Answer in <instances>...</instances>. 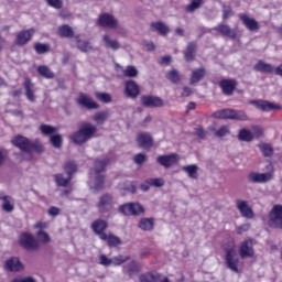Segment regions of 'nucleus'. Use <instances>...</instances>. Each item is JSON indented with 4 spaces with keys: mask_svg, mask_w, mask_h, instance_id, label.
I'll return each instance as SVG.
<instances>
[{
    "mask_svg": "<svg viewBox=\"0 0 282 282\" xmlns=\"http://www.w3.org/2000/svg\"><path fill=\"white\" fill-rule=\"evenodd\" d=\"M11 144L13 147H17L20 149V151H23L24 153H29V155H32V152L35 153H43L45 149L43 148V144L39 141L31 142L30 139L18 134L11 140Z\"/></svg>",
    "mask_w": 282,
    "mask_h": 282,
    "instance_id": "f257e3e1",
    "label": "nucleus"
},
{
    "mask_svg": "<svg viewBox=\"0 0 282 282\" xmlns=\"http://www.w3.org/2000/svg\"><path fill=\"white\" fill-rule=\"evenodd\" d=\"M97 131L98 128H96V126L91 124L90 122H84L78 131L70 135V140L74 142V144H78L80 147L86 144V142H89V140L96 135Z\"/></svg>",
    "mask_w": 282,
    "mask_h": 282,
    "instance_id": "f03ea898",
    "label": "nucleus"
},
{
    "mask_svg": "<svg viewBox=\"0 0 282 282\" xmlns=\"http://www.w3.org/2000/svg\"><path fill=\"white\" fill-rule=\"evenodd\" d=\"M109 162H111L109 159H96L94 162V169L91 170L95 175V191H102L105 188V180L106 176L101 173H105L107 166H109Z\"/></svg>",
    "mask_w": 282,
    "mask_h": 282,
    "instance_id": "7ed1b4c3",
    "label": "nucleus"
},
{
    "mask_svg": "<svg viewBox=\"0 0 282 282\" xmlns=\"http://www.w3.org/2000/svg\"><path fill=\"white\" fill-rule=\"evenodd\" d=\"M225 254V263L228 270L239 274V257H237V250H235V240H230L227 245H223Z\"/></svg>",
    "mask_w": 282,
    "mask_h": 282,
    "instance_id": "20e7f679",
    "label": "nucleus"
},
{
    "mask_svg": "<svg viewBox=\"0 0 282 282\" xmlns=\"http://www.w3.org/2000/svg\"><path fill=\"white\" fill-rule=\"evenodd\" d=\"M214 117L219 120H248V115H246L242 110H234V109H223L214 112Z\"/></svg>",
    "mask_w": 282,
    "mask_h": 282,
    "instance_id": "39448f33",
    "label": "nucleus"
},
{
    "mask_svg": "<svg viewBox=\"0 0 282 282\" xmlns=\"http://www.w3.org/2000/svg\"><path fill=\"white\" fill-rule=\"evenodd\" d=\"M19 245L24 250L29 251H36L39 248H41V245L39 243V240L34 238V236L30 232H22L19 237Z\"/></svg>",
    "mask_w": 282,
    "mask_h": 282,
    "instance_id": "423d86ee",
    "label": "nucleus"
},
{
    "mask_svg": "<svg viewBox=\"0 0 282 282\" xmlns=\"http://www.w3.org/2000/svg\"><path fill=\"white\" fill-rule=\"evenodd\" d=\"M269 226L282 230V205L276 204L269 213Z\"/></svg>",
    "mask_w": 282,
    "mask_h": 282,
    "instance_id": "0eeeda50",
    "label": "nucleus"
},
{
    "mask_svg": "<svg viewBox=\"0 0 282 282\" xmlns=\"http://www.w3.org/2000/svg\"><path fill=\"white\" fill-rule=\"evenodd\" d=\"M119 213H121V215H131L132 217H138L144 214V206H142L140 203H127L119 206Z\"/></svg>",
    "mask_w": 282,
    "mask_h": 282,
    "instance_id": "6e6552de",
    "label": "nucleus"
},
{
    "mask_svg": "<svg viewBox=\"0 0 282 282\" xmlns=\"http://www.w3.org/2000/svg\"><path fill=\"white\" fill-rule=\"evenodd\" d=\"M98 213L105 215L113 210V196L111 194H104L99 197L97 203Z\"/></svg>",
    "mask_w": 282,
    "mask_h": 282,
    "instance_id": "1a4fd4ad",
    "label": "nucleus"
},
{
    "mask_svg": "<svg viewBox=\"0 0 282 282\" xmlns=\"http://www.w3.org/2000/svg\"><path fill=\"white\" fill-rule=\"evenodd\" d=\"M274 177L272 172L259 173V172H250L247 176L248 182L251 184H265L270 182Z\"/></svg>",
    "mask_w": 282,
    "mask_h": 282,
    "instance_id": "9d476101",
    "label": "nucleus"
},
{
    "mask_svg": "<svg viewBox=\"0 0 282 282\" xmlns=\"http://www.w3.org/2000/svg\"><path fill=\"white\" fill-rule=\"evenodd\" d=\"M34 36V29L22 30L15 34L14 45L23 47L28 45L29 41H32Z\"/></svg>",
    "mask_w": 282,
    "mask_h": 282,
    "instance_id": "9b49d317",
    "label": "nucleus"
},
{
    "mask_svg": "<svg viewBox=\"0 0 282 282\" xmlns=\"http://www.w3.org/2000/svg\"><path fill=\"white\" fill-rule=\"evenodd\" d=\"M238 19H240L242 25L249 31V32H259L261 29V25L259 24V21H257L254 18H250L246 13H240L238 15Z\"/></svg>",
    "mask_w": 282,
    "mask_h": 282,
    "instance_id": "f8f14e48",
    "label": "nucleus"
},
{
    "mask_svg": "<svg viewBox=\"0 0 282 282\" xmlns=\"http://www.w3.org/2000/svg\"><path fill=\"white\" fill-rule=\"evenodd\" d=\"M97 25H100V28L116 30V28H118V20L109 13H101L97 19Z\"/></svg>",
    "mask_w": 282,
    "mask_h": 282,
    "instance_id": "ddd939ff",
    "label": "nucleus"
},
{
    "mask_svg": "<svg viewBox=\"0 0 282 282\" xmlns=\"http://www.w3.org/2000/svg\"><path fill=\"white\" fill-rule=\"evenodd\" d=\"M137 144L140 147V149L151 151V149H153V137H151V133L140 132L137 135Z\"/></svg>",
    "mask_w": 282,
    "mask_h": 282,
    "instance_id": "4468645a",
    "label": "nucleus"
},
{
    "mask_svg": "<svg viewBox=\"0 0 282 282\" xmlns=\"http://www.w3.org/2000/svg\"><path fill=\"white\" fill-rule=\"evenodd\" d=\"M141 105L149 108L164 107V100L158 96L143 95L141 97Z\"/></svg>",
    "mask_w": 282,
    "mask_h": 282,
    "instance_id": "2eb2a0df",
    "label": "nucleus"
},
{
    "mask_svg": "<svg viewBox=\"0 0 282 282\" xmlns=\"http://www.w3.org/2000/svg\"><path fill=\"white\" fill-rule=\"evenodd\" d=\"M76 102L77 105H79V107H84L88 110L100 109V105H98V102L94 101L91 97L87 96L84 93L79 94L78 98L76 99Z\"/></svg>",
    "mask_w": 282,
    "mask_h": 282,
    "instance_id": "dca6fc26",
    "label": "nucleus"
},
{
    "mask_svg": "<svg viewBox=\"0 0 282 282\" xmlns=\"http://www.w3.org/2000/svg\"><path fill=\"white\" fill-rule=\"evenodd\" d=\"M178 161H180V156L175 153L163 154L156 158V162L161 166H164V169H171V166H173L174 164H177Z\"/></svg>",
    "mask_w": 282,
    "mask_h": 282,
    "instance_id": "f3484780",
    "label": "nucleus"
},
{
    "mask_svg": "<svg viewBox=\"0 0 282 282\" xmlns=\"http://www.w3.org/2000/svg\"><path fill=\"white\" fill-rule=\"evenodd\" d=\"M224 96H232L235 94V90L237 89V79H221L218 83Z\"/></svg>",
    "mask_w": 282,
    "mask_h": 282,
    "instance_id": "a211bd4d",
    "label": "nucleus"
},
{
    "mask_svg": "<svg viewBox=\"0 0 282 282\" xmlns=\"http://www.w3.org/2000/svg\"><path fill=\"white\" fill-rule=\"evenodd\" d=\"M107 228H109V224L104 219H97L91 224V229L99 239H105Z\"/></svg>",
    "mask_w": 282,
    "mask_h": 282,
    "instance_id": "6ab92c4d",
    "label": "nucleus"
},
{
    "mask_svg": "<svg viewBox=\"0 0 282 282\" xmlns=\"http://www.w3.org/2000/svg\"><path fill=\"white\" fill-rule=\"evenodd\" d=\"M239 254L241 259L254 257V248L252 247V239L243 240L239 246Z\"/></svg>",
    "mask_w": 282,
    "mask_h": 282,
    "instance_id": "aec40b11",
    "label": "nucleus"
},
{
    "mask_svg": "<svg viewBox=\"0 0 282 282\" xmlns=\"http://www.w3.org/2000/svg\"><path fill=\"white\" fill-rule=\"evenodd\" d=\"M236 206L241 216L245 217L246 219L254 218V212L252 210V207L248 206V202L238 199L236 200Z\"/></svg>",
    "mask_w": 282,
    "mask_h": 282,
    "instance_id": "412c9836",
    "label": "nucleus"
},
{
    "mask_svg": "<svg viewBox=\"0 0 282 282\" xmlns=\"http://www.w3.org/2000/svg\"><path fill=\"white\" fill-rule=\"evenodd\" d=\"M124 94L128 98H138L140 96V86L135 80L129 79L126 82Z\"/></svg>",
    "mask_w": 282,
    "mask_h": 282,
    "instance_id": "4be33fe9",
    "label": "nucleus"
},
{
    "mask_svg": "<svg viewBox=\"0 0 282 282\" xmlns=\"http://www.w3.org/2000/svg\"><path fill=\"white\" fill-rule=\"evenodd\" d=\"M215 32L221 34V36H228L229 39H237V31L230 28L228 24H218L214 28Z\"/></svg>",
    "mask_w": 282,
    "mask_h": 282,
    "instance_id": "5701e85b",
    "label": "nucleus"
},
{
    "mask_svg": "<svg viewBox=\"0 0 282 282\" xmlns=\"http://www.w3.org/2000/svg\"><path fill=\"white\" fill-rule=\"evenodd\" d=\"M116 72L118 74H121V76H124L126 78H135L138 76V68L135 66H127L126 69L121 65H116Z\"/></svg>",
    "mask_w": 282,
    "mask_h": 282,
    "instance_id": "b1692460",
    "label": "nucleus"
},
{
    "mask_svg": "<svg viewBox=\"0 0 282 282\" xmlns=\"http://www.w3.org/2000/svg\"><path fill=\"white\" fill-rule=\"evenodd\" d=\"M195 56H197V43L189 42L184 52V58L186 63H193V61H195Z\"/></svg>",
    "mask_w": 282,
    "mask_h": 282,
    "instance_id": "393cba45",
    "label": "nucleus"
},
{
    "mask_svg": "<svg viewBox=\"0 0 282 282\" xmlns=\"http://www.w3.org/2000/svg\"><path fill=\"white\" fill-rule=\"evenodd\" d=\"M162 273L158 271H148L139 275V282H160Z\"/></svg>",
    "mask_w": 282,
    "mask_h": 282,
    "instance_id": "a878e982",
    "label": "nucleus"
},
{
    "mask_svg": "<svg viewBox=\"0 0 282 282\" xmlns=\"http://www.w3.org/2000/svg\"><path fill=\"white\" fill-rule=\"evenodd\" d=\"M152 32H158L161 36H167L171 29L162 21L151 22Z\"/></svg>",
    "mask_w": 282,
    "mask_h": 282,
    "instance_id": "bb28decb",
    "label": "nucleus"
},
{
    "mask_svg": "<svg viewBox=\"0 0 282 282\" xmlns=\"http://www.w3.org/2000/svg\"><path fill=\"white\" fill-rule=\"evenodd\" d=\"M24 89H25V96L30 102L36 101V96L34 95V83H32V79L30 77H26L24 79Z\"/></svg>",
    "mask_w": 282,
    "mask_h": 282,
    "instance_id": "cd10ccee",
    "label": "nucleus"
},
{
    "mask_svg": "<svg viewBox=\"0 0 282 282\" xmlns=\"http://www.w3.org/2000/svg\"><path fill=\"white\" fill-rule=\"evenodd\" d=\"M206 77V68L199 67L192 70L189 85H197V83L202 82L203 78Z\"/></svg>",
    "mask_w": 282,
    "mask_h": 282,
    "instance_id": "c85d7f7f",
    "label": "nucleus"
},
{
    "mask_svg": "<svg viewBox=\"0 0 282 282\" xmlns=\"http://www.w3.org/2000/svg\"><path fill=\"white\" fill-rule=\"evenodd\" d=\"M6 270L9 272H21L23 270V264L21 263V260L19 258H10L6 261Z\"/></svg>",
    "mask_w": 282,
    "mask_h": 282,
    "instance_id": "c756f323",
    "label": "nucleus"
},
{
    "mask_svg": "<svg viewBox=\"0 0 282 282\" xmlns=\"http://www.w3.org/2000/svg\"><path fill=\"white\" fill-rule=\"evenodd\" d=\"M256 104L257 109H260V111H276L281 109V106L276 104H272L267 100H261V101H253Z\"/></svg>",
    "mask_w": 282,
    "mask_h": 282,
    "instance_id": "7c9ffc66",
    "label": "nucleus"
},
{
    "mask_svg": "<svg viewBox=\"0 0 282 282\" xmlns=\"http://www.w3.org/2000/svg\"><path fill=\"white\" fill-rule=\"evenodd\" d=\"M0 200L3 202L2 210L4 213H12L14 210V199L12 196L4 195L3 192H0Z\"/></svg>",
    "mask_w": 282,
    "mask_h": 282,
    "instance_id": "2f4dec72",
    "label": "nucleus"
},
{
    "mask_svg": "<svg viewBox=\"0 0 282 282\" xmlns=\"http://www.w3.org/2000/svg\"><path fill=\"white\" fill-rule=\"evenodd\" d=\"M253 69L254 72H260L261 74H274V66L261 59L258 61V63L253 66Z\"/></svg>",
    "mask_w": 282,
    "mask_h": 282,
    "instance_id": "473e14b6",
    "label": "nucleus"
},
{
    "mask_svg": "<svg viewBox=\"0 0 282 282\" xmlns=\"http://www.w3.org/2000/svg\"><path fill=\"white\" fill-rule=\"evenodd\" d=\"M138 227L143 232H151L155 228V218H141L139 220Z\"/></svg>",
    "mask_w": 282,
    "mask_h": 282,
    "instance_id": "72a5a7b5",
    "label": "nucleus"
},
{
    "mask_svg": "<svg viewBox=\"0 0 282 282\" xmlns=\"http://www.w3.org/2000/svg\"><path fill=\"white\" fill-rule=\"evenodd\" d=\"M75 40H76L77 50H79V52L87 53L94 50V46H91V42L82 40L80 35H75Z\"/></svg>",
    "mask_w": 282,
    "mask_h": 282,
    "instance_id": "f704fd0d",
    "label": "nucleus"
},
{
    "mask_svg": "<svg viewBox=\"0 0 282 282\" xmlns=\"http://www.w3.org/2000/svg\"><path fill=\"white\" fill-rule=\"evenodd\" d=\"M101 241H106L109 248H117V246H122V240H120V237L112 234H106L105 238H101Z\"/></svg>",
    "mask_w": 282,
    "mask_h": 282,
    "instance_id": "c9c22d12",
    "label": "nucleus"
},
{
    "mask_svg": "<svg viewBox=\"0 0 282 282\" xmlns=\"http://www.w3.org/2000/svg\"><path fill=\"white\" fill-rule=\"evenodd\" d=\"M58 35L61 39H74V29L68 24H63L58 26Z\"/></svg>",
    "mask_w": 282,
    "mask_h": 282,
    "instance_id": "e433bc0d",
    "label": "nucleus"
},
{
    "mask_svg": "<svg viewBox=\"0 0 282 282\" xmlns=\"http://www.w3.org/2000/svg\"><path fill=\"white\" fill-rule=\"evenodd\" d=\"M36 72L40 76H42V78H46V80H52V78L55 76L54 72H52V69H50V67L46 65L37 66Z\"/></svg>",
    "mask_w": 282,
    "mask_h": 282,
    "instance_id": "4c0bfd02",
    "label": "nucleus"
},
{
    "mask_svg": "<svg viewBox=\"0 0 282 282\" xmlns=\"http://www.w3.org/2000/svg\"><path fill=\"white\" fill-rule=\"evenodd\" d=\"M73 178H74V176H68L67 178H65L63 176V174H55L54 175L55 184L57 186H63L64 188L69 186V183L72 182Z\"/></svg>",
    "mask_w": 282,
    "mask_h": 282,
    "instance_id": "58836bf2",
    "label": "nucleus"
},
{
    "mask_svg": "<svg viewBox=\"0 0 282 282\" xmlns=\"http://www.w3.org/2000/svg\"><path fill=\"white\" fill-rule=\"evenodd\" d=\"M238 140H240V142H252V140H254V135L250 130L241 129L238 133Z\"/></svg>",
    "mask_w": 282,
    "mask_h": 282,
    "instance_id": "ea45409f",
    "label": "nucleus"
},
{
    "mask_svg": "<svg viewBox=\"0 0 282 282\" xmlns=\"http://www.w3.org/2000/svg\"><path fill=\"white\" fill-rule=\"evenodd\" d=\"M39 130L41 131L42 135H51L52 137V135H54V133H56V131H58V128L42 123L39 127Z\"/></svg>",
    "mask_w": 282,
    "mask_h": 282,
    "instance_id": "a19ab883",
    "label": "nucleus"
},
{
    "mask_svg": "<svg viewBox=\"0 0 282 282\" xmlns=\"http://www.w3.org/2000/svg\"><path fill=\"white\" fill-rule=\"evenodd\" d=\"M258 147L262 152L263 158H272V155H274V148L269 143H260Z\"/></svg>",
    "mask_w": 282,
    "mask_h": 282,
    "instance_id": "79ce46f5",
    "label": "nucleus"
},
{
    "mask_svg": "<svg viewBox=\"0 0 282 282\" xmlns=\"http://www.w3.org/2000/svg\"><path fill=\"white\" fill-rule=\"evenodd\" d=\"M64 171L66 175H68L69 177H73L74 173L78 171V165L74 161H67L64 165Z\"/></svg>",
    "mask_w": 282,
    "mask_h": 282,
    "instance_id": "37998d69",
    "label": "nucleus"
},
{
    "mask_svg": "<svg viewBox=\"0 0 282 282\" xmlns=\"http://www.w3.org/2000/svg\"><path fill=\"white\" fill-rule=\"evenodd\" d=\"M204 6V0H192L191 3L185 7V12L193 14L195 10H199V8Z\"/></svg>",
    "mask_w": 282,
    "mask_h": 282,
    "instance_id": "c03bdc74",
    "label": "nucleus"
},
{
    "mask_svg": "<svg viewBox=\"0 0 282 282\" xmlns=\"http://www.w3.org/2000/svg\"><path fill=\"white\" fill-rule=\"evenodd\" d=\"M102 39L106 47H109L110 50H120L118 40H111L107 34H105Z\"/></svg>",
    "mask_w": 282,
    "mask_h": 282,
    "instance_id": "a18cd8bd",
    "label": "nucleus"
},
{
    "mask_svg": "<svg viewBox=\"0 0 282 282\" xmlns=\"http://www.w3.org/2000/svg\"><path fill=\"white\" fill-rule=\"evenodd\" d=\"M124 270L129 276H133V274H138V272H140V264H138L135 261H131L128 263Z\"/></svg>",
    "mask_w": 282,
    "mask_h": 282,
    "instance_id": "49530a36",
    "label": "nucleus"
},
{
    "mask_svg": "<svg viewBox=\"0 0 282 282\" xmlns=\"http://www.w3.org/2000/svg\"><path fill=\"white\" fill-rule=\"evenodd\" d=\"M166 78H167V80H170V83L177 85V83H180V80H181L180 72H177V69H172L166 73Z\"/></svg>",
    "mask_w": 282,
    "mask_h": 282,
    "instance_id": "de8ad7c7",
    "label": "nucleus"
},
{
    "mask_svg": "<svg viewBox=\"0 0 282 282\" xmlns=\"http://www.w3.org/2000/svg\"><path fill=\"white\" fill-rule=\"evenodd\" d=\"M183 171H185L192 180H197V165L193 164L183 166Z\"/></svg>",
    "mask_w": 282,
    "mask_h": 282,
    "instance_id": "09e8293b",
    "label": "nucleus"
},
{
    "mask_svg": "<svg viewBox=\"0 0 282 282\" xmlns=\"http://www.w3.org/2000/svg\"><path fill=\"white\" fill-rule=\"evenodd\" d=\"M34 50H35L36 54H47V52H50L51 47H50V44H43L41 42H36L34 44Z\"/></svg>",
    "mask_w": 282,
    "mask_h": 282,
    "instance_id": "8fccbe9b",
    "label": "nucleus"
},
{
    "mask_svg": "<svg viewBox=\"0 0 282 282\" xmlns=\"http://www.w3.org/2000/svg\"><path fill=\"white\" fill-rule=\"evenodd\" d=\"M50 142L54 149H61L63 147V137L61 134H54L50 138Z\"/></svg>",
    "mask_w": 282,
    "mask_h": 282,
    "instance_id": "3c124183",
    "label": "nucleus"
},
{
    "mask_svg": "<svg viewBox=\"0 0 282 282\" xmlns=\"http://www.w3.org/2000/svg\"><path fill=\"white\" fill-rule=\"evenodd\" d=\"M210 131H215L216 138H224L230 133V128L228 126H223L218 130H215V128H210Z\"/></svg>",
    "mask_w": 282,
    "mask_h": 282,
    "instance_id": "603ef678",
    "label": "nucleus"
},
{
    "mask_svg": "<svg viewBox=\"0 0 282 282\" xmlns=\"http://www.w3.org/2000/svg\"><path fill=\"white\" fill-rule=\"evenodd\" d=\"M108 116L109 115L106 111H100L94 115L93 120L97 122V124H105Z\"/></svg>",
    "mask_w": 282,
    "mask_h": 282,
    "instance_id": "864d4df0",
    "label": "nucleus"
},
{
    "mask_svg": "<svg viewBox=\"0 0 282 282\" xmlns=\"http://www.w3.org/2000/svg\"><path fill=\"white\" fill-rule=\"evenodd\" d=\"M95 97L105 105H109V102H111V95L109 93H96Z\"/></svg>",
    "mask_w": 282,
    "mask_h": 282,
    "instance_id": "5fc2aeb1",
    "label": "nucleus"
},
{
    "mask_svg": "<svg viewBox=\"0 0 282 282\" xmlns=\"http://www.w3.org/2000/svg\"><path fill=\"white\" fill-rule=\"evenodd\" d=\"M129 259H131V257L129 256H117L111 258L112 261V265H122V263H127V261H129Z\"/></svg>",
    "mask_w": 282,
    "mask_h": 282,
    "instance_id": "6e6d98bb",
    "label": "nucleus"
},
{
    "mask_svg": "<svg viewBox=\"0 0 282 282\" xmlns=\"http://www.w3.org/2000/svg\"><path fill=\"white\" fill-rule=\"evenodd\" d=\"M35 235L41 243H50V241H52L50 234L44 230H39Z\"/></svg>",
    "mask_w": 282,
    "mask_h": 282,
    "instance_id": "4d7b16f0",
    "label": "nucleus"
},
{
    "mask_svg": "<svg viewBox=\"0 0 282 282\" xmlns=\"http://www.w3.org/2000/svg\"><path fill=\"white\" fill-rule=\"evenodd\" d=\"M50 8H54V10L63 9V0H45Z\"/></svg>",
    "mask_w": 282,
    "mask_h": 282,
    "instance_id": "13d9d810",
    "label": "nucleus"
},
{
    "mask_svg": "<svg viewBox=\"0 0 282 282\" xmlns=\"http://www.w3.org/2000/svg\"><path fill=\"white\" fill-rule=\"evenodd\" d=\"M148 184L155 188H162V186H164V181L162 178H148Z\"/></svg>",
    "mask_w": 282,
    "mask_h": 282,
    "instance_id": "bf43d9fd",
    "label": "nucleus"
},
{
    "mask_svg": "<svg viewBox=\"0 0 282 282\" xmlns=\"http://www.w3.org/2000/svg\"><path fill=\"white\" fill-rule=\"evenodd\" d=\"M112 263L113 260L109 259L107 256H99V265H105L106 268H109V265H112Z\"/></svg>",
    "mask_w": 282,
    "mask_h": 282,
    "instance_id": "052dcab7",
    "label": "nucleus"
},
{
    "mask_svg": "<svg viewBox=\"0 0 282 282\" xmlns=\"http://www.w3.org/2000/svg\"><path fill=\"white\" fill-rule=\"evenodd\" d=\"M144 162H147V154L138 153L134 155L135 164L142 165V164H144Z\"/></svg>",
    "mask_w": 282,
    "mask_h": 282,
    "instance_id": "680f3d73",
    "label": "nucleus"
},
{
    "mask_svg": "<svg viewBox=\"0 0 282 282\" xmlns=\"http://www.w3.org/2000/svg\"><path fill=\"white\" fill-rule=\"evenodd\" d=\"M232 17V8L230 7H225L223 9V21H228Z\"/></svg>",
    "mask_w": 282,
    "mask_h": 282,
    "instance_id": "e2e57ef3",
    "label": "nucleus"
},
{
    "mask_svg": "<svg viewBox=\"0 0 282 282\" xmlns=\"http://www.w3.org/2000/svg\"><path fill=\"white\" fill-rule=\"evenodd\" d=\"M195 135H197V138H199V140L206 139V131L204 130V128L202 126H198L197 128H195Z\"/></svg>",
    "mask_w": 282,
    "mask_h": 282,
    "instance_id": "0e129e2a",
    "label": "nucleus"
},
{
    "mask_svg": "<svg viewBox=\"0 0 282 282\" xmlns=\"http://www.w3.org/2000/svg\"><path fill=\"white\" fill-rule=\"evenodd\" d=\"M47 213L51 217H58V215H61V208H58L56 206H51L48 208Z\"/></svg>",
    "mask_w": 282,
    "mask_h": 282,
    "instance_id": "69168bd1",
    "label": "nucleus"
},
{
    "mask_svg": "<svg viewBox=\"0 0 282 282\" xmlns=\"http://www.w3.org/2000/svg\"><path fill=\"white\" fill-rule=\"evenodd\" d=\"M248 230H250V224H245L236 228L237 235H242L243 232H248Z\"/></svg>",
    "mask_w": 282,
    "mask_h": 282,
    "instance_id": "338daca9",
    "label": "nucleus"
},
{
    "mask_svg": "<svg viewBox=\"0 0 282 282\" xmlns=\"http://www.w3.org/2000/svg\"><path fill=\"white\" fill-rule=\"evenodd\" d=\"M11 282H36V280H34L32 276H28L22 279L15 278Z\"/></svg>",
    "mask_w": 282,
    "mask_h": 282,
    "instance_id": "774afa93",
    "label": "nucleus"
}]
</instances>
